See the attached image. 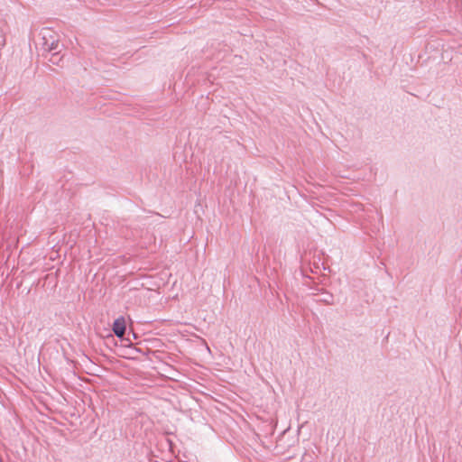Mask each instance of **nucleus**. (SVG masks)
Returning <instances> with one entry per match:
<instances>
[{"label":"nucleus","instance_id":"obj_1","mask_svg":"<svg viewBox=\"0 0 462 462\" xmlns=\"http://www.w3.org/2000/svg\"><path fill=\"white\" fill-rule=\"evenodd\" d=\"M41 35L42 47L44 51L52 52L54 57L61 51L63 45L52 35V32L44 30L43 32L42 31Z\"/></svg>","mask_w":462,"mask_h":462},{"label":"nucleus","instance_id":"obj_2","mask_svg":"<svg viewBox=\"0 0 462 462\" xmlns=\"http://www.w3.org/2000/svg\"><path fill=\"white\" fill-rule=\"evenodd\" d=\"M112 330L114 334L119 337L123 338L125 333V320L124 317H118L115 319L112 327Z\"/></svg>","mask_w":462,"mask_h":462},{"label":"nucleus","instance_id":"obj_3","mask_svg":"<svg viewBox=\"0 0 462 462\" xmlns=\"http://www.w3.org/2000/svg\"><path fill=\"white\" fill-rule=\"evenodd\" d=\"M332 298L333 297L331 294H327L326 297L322 300L327 303H330V301L332 300Z\"/></svg>","mask_w":462,"mask_h":462},{"label":"nucleus","instance_id":"obj_4","mask_svg":"<svg viewBox=\"0 0 462 462\" xmlns=\"http://www.w3.org/2000/svg\"><path fill=\"white\" fill-rule=\"evenodd\" d=\"M51 61L52 63H56V64L58 63V61H57V60H55L53 58H51Z\"/></svg>","mask_w":462,"mask_h":462}]
</instances>
